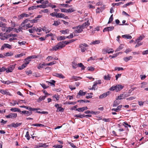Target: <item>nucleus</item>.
Masks as SVG:
<instances>
[{"label": "nucleus", "instance_id": "nucleus-34", "mask_svg": "<svg viewBox=\"0 0 148 148\" xmlns=\"http://www.w3.org/2000/svg\"><path fill=\"white\" fill-rule=\"evenodd\" d=\"M123 46L124 45H120L117 48V49L115 51V52H116L117 51H120L123 48Z\"/></svg>", "mask_w": 148, "mask_h": 148}, {"label": "nucleus", "instance_id": "nucleus-8", "mask_svg": "<svg viewBox=\"0 0 148 148\" xmlns=\"http://www.w3.org/2000/svg\"><path fill=\"white\" fill-rule=\"evenodd\" d=\"M21 26L23 27V29H27L28 28L32 27L33 26L29 23L24 25V23L21 24Z\"/></svg>", "mask_w": 148, "mask_h": 148}, {"label": "nucleus", "instance_id": "nucleus-19", "mask_svg": "<svg viewBox=\"0 0 148 148\" xmlns=\"http://www.w3.org/2000/svg\"><path fill=\"white\" fill-rule=\"evenodd\" d=\"M0 92L3 95H9L10 94L9 92H8L6 90L0 89Z\"/></svg>", "mask_w": 148, "mask_h": 148}, {"label": "nucleus", "instance_id": "nucleus-55", "mask_svg": "<svg viewBox=\"0 0 148 148\" xmlns=\"http://www.w3.org/2000/svg\"><path fill=\"white\" fill-rule=\"evenodd\" d=\"M113 19V14H112L109 18V21L108 22V23L109 24L112 21Z\"/></svg>", "mask_w": 148, "mask_h": 148}, {"label": "nucleus", "instance_id": "nucleus-23", "mask_svg": "<svg viewBox=\"0 0 148 148\" xmlns=\"http://www.w3.org/2000/svg\"><path fill=\"white\" fill-rule=\"evenodd\" d=\"M5 56H11L13 55V53L11 52H8L4 53L3 54Z\"/></svg>", "mask_w": 148, "mask_h": 148}, {"label": "nucleus", "instance_id": "nucleus-45", "mask_svg": "<svg viewBox=\"0 0 148 148\" xmlns=\"http://www.w3.org/2000/svg\"><path fill=\"white\" fill-rule=\"evenodd\" d=\"M56 61H54L52 62H50L49 63L46 64V66H51L55 64L56 63Z\"/></svg>", "mask_w": 148, "mask_h": 148}, {"label": "nucleus", "instance_id": "nucleus-53", "mask_svg": "<svg viewBox=\"0 0 148 148\" xmlns=\"http://www.w3.org/2000/svg\"><path fill=\"white\" fill-rule=\"evenodd\" d=\"M6 70V69L4 67H3L1 68L0 66V74L2 72H4Z\"/></svg>", "mask_w": 148, "mask_h": 148}, {"label": "nucleus", "instance_id": "nucleus-30", "mask_svg": "<svg viewBox=\"0 0 148 148\" xmlns=\"http://www.w3.org/2000/svg\"><path fill=\"white\" fill-rule=\"evenodd\" d=\"M101 80H98L94 82V86H96L98 84H101Z\"/></svg>", "mask_w": 148, "mask_h": 148}, {"label": "nucleus", "instance_id": "nucleus-44", "mask_svg": "<svg viewBox=\"0 0 148 148\" xmlns=\"http://www.w3.org/2000/svg\"><path fill=\"white\" fill-rule=\"evenodd\" d=\"M123 70V68L122 67H115L114 68V71H116L117 70L118 71H119L120 70Z\"/></svg>", "mask_w": 148, "mask_h": 148}, {"label": "nucleus", "instance_id": "nucleus-18", "mask_svg": "<svg viewBox=\"0 0 148 148\" xmlns=\"http://www.w3.org/2000/svg\"><path fill=\"white\" fill-rule=\"evenodd\" d=\"M111 75L108 74L107 75H106L104 76V79L106 80H109L111 78Z\"/></svg>", "mask_w": 148, "mask_h": 148}, {"label": "nucleus", "instance_id": "nucleus-58", "mask_svg": "<svg viewBox=\"0 0 148 148\" xmlns=\"http://www.w3.org/2000/svg\"><path fill=\"white\" fill-rule=\"evenodd\" d=\"M4 44V47H5V48H7L8 49H11L12 48L11 46L8 44Z\"/></svg>", "mask_w": 148, "mask_h": 148}, {"label": "nucleus", "instance_id": "nucleus-29", "mask_svg": "<svg viewBox=\"0 0 148 148\" xmlns=\"http://www.w3.org/2000/svg\"><path fill=\"white\" fill-rule=\"evenodd\" d=\"M60 32L62 34H66L69 33V30L68 29H67L64 30H61Z\"/></svg>", "mask_w": 148, "mask_h": 148}, {"label": "nucleus", "instance_id": "nucleus-61", "mask_svg": "<svg viewBox=\"0 0 148 148\" xmlns=\"http://www.w3.org/2000/svg\"><path fill=\"white\" fill-rule=\"evenodd\" d=\"M30 22L31 23H36L37 21V20L35 18L34 19L29 20Z\"/></svg>", "mask_w": 148, "mask_h": 148}, {"label": "nucleus", "instance_id": "nucleus-3", "mask_svg": "<svg viewBox=\"0 0 148 148\" xmlns=\"http://www.w3.org/2000/svg\"><path fill=\"white\" fill-rule=\"evenodd\" d=\"M17 115L15 113H10L8 115L5 116L7 118H11L12 119H14L17 117Z\"/></svg>", "mask_w": 148, "mask_h": 148}, {"label": "nucleus", "instance_id": "nucleus-25", "mask_svg": "<svg viewBox=\"0 0 148 148\" xmlns=\"http://www.w3.org/2000/svg\"><path fill=\"white\" fill-rule=\"evenodd\" d=\"M27 66L24 63L21 66H19L18 68V69L19 70H21L26 67Z\"/></svg>", "mask_w": 148, "mask_h": 148}, {"label": "nucleus", "instance_id": "nucleus-43", "mask_svg": "<svg viewBox=\"0 0 148 148\" xmlns=\"http://www.w3.org/2000/svg\"><path fill=\"white\" fill-rule=\"evenodd\" d=\"M75 10L73 8H70L67 9V13H71L75 12Z\"/></svg>", "mask_w": 148, "mask_h": 148}, {"label": "nucleus", "instance_id": "nucleus-27", "mask_svg": "<svg viewBox=\"0 0 148 148\" xmlns=\"http://www.w3.org/2000/svg\"><path fill=\"white\" fill-rule=\"evenodd\" d=\"M144 38L145 36H140L136 40V41L138 42L141 41Z\"/></svg>", "mask_w": 148, "mask_h": 148}, {"label": "nucleus", "instance_id": "nucleus-54", "mask_svg": "<svg viewBox=\"0 0 148 148\" xmlns=\"http://www.w3.org/2000/svg\"><path fill=\"white\" fill-rule=\"evenodd\" d=\"M13 28L12 27H7V32L9 33L11 31L13 30Z\"/></svg>", "mask_w": 148, "mask_h": 148}, {"label": "nucleus", "instance_id": "nucleus-49", "mask_svg": "<svg viewBox=\"0 0 148 148\" xmlns=\"http://www.w3.org/2000/svg\"><path fill=\"white\" fill-rule=\"evenodd\" d=\"M37 58V57L35 55L32 56L28 57V58L27 59H29L30 60H31L32 59L36 58Z\"/></svg>", "mask_w": 148, "mask_h": 148}, {"label": "nucleus", "instance_id": "nucleus-56", "mask_svg": "<svg viewBox=\"0 0 148 148\" xmlns=\"http://www.w3.org/2000/svg\"><path fill=\"white\" fill-rule=\"evenodd\" d=\"M6 25V24L5 23H3L2 22H0V27H4Z\"/></svg>", "mask_w": 148, "mask_h": 148}, {"label": "nucleus", "instance_id": "nucleus-41", "mask_svg": "<svg viewBox=\"0 0 148 148\" xmlns=\"http://www.w3.org/2000/svg\"><path fill=\"white\" fill-rule=\"evenodd\" d=\"M74 117L82 119L84 117V115L76 114L74 115Z\"/></svg>", "mask_w": 148, "mask_h": 148}, {"label": "nucleus", "instance_id": "nucleus-5", "mask_svg": "<svg viewBox=\"0 0 148 148\" xmlns=\"http://www.w3.org/2000/svg\"><path fill=\"white\" fill-rule=\"evenodd\" d=\"M13 102V103H10L11 104H12V105L13 106H15L16 104H17L18 105L19 103H21V101H22L23 102H24L25 103L26 102L25 101V100H21V99H18V100L17 101L14 100H12Z\"/></svg>", "mask_w": 148, "mask_h": 148}, {"label": "nucleus", "instance_id": "nucleus-7", "mask_svg": "<svg viewBox=\"0 0 148 148\" xmlns=\"http://www.w3.org/2000/svg\"><path fill=\"white\" fill-rule=\"evenodd\" d=\"M53 75L54 76H56L60 78L64 79L65 78V76L61 73H53Z\"/></svg>", "mask_w": 148, "mask_h": 148}, {"label": "nucleus", "instance_id": "nucleus-33", "mask_svg": "<svg viewBox=\"0 0 148 148\" xmlns=\"http://www.w3.org/2000/svg\"><path fill=\"white\" fill-rule=\"evenodd\" d=\"M27 109H28V110H29L30 111H36L38 110H40V109H39V108H38V109H37V108H31V107H29V108H27Z\"/></svg>", "mask_w": 148, "mask_h": 148}, {"label": "nucleus", "instance_id": "nucleus-62", "mask_svg": "<svg viewBox=\"0 0 148 148\" xmlns=\"http://www.w3.org/2000/svg\"><path fill=\"white\" fill-rule=\"evenodd\" d=\"M37 8H45L46 7V6L45 5H38L37 6Z\"/></svg>", "mask_w": 148, "mask_h": 148}, {"label": "nucleus", "instance_id": "nucleus-57", "mask_svg": "<svg viewBox=\"0 0 148 148\" xmlns=\"http://www.w3.org/2000/svg\"><path fill=\"white\" fill-rule=\"evenodd\" d=\"M110 90L113 91L115 90L116 91V85L114 86H113L111 87L109 89Z\"/></svg>", "mask_w": 148, "mask_h": 148}, {"label": "nucleus", "instance_id": "nucleus-24", "mask_svg": "<svg viewBox=\"0 0 148 148\" xmlns=\"http://www.w3.org/2000/svg\"><path fill=\"white\" fill-rule=\"evenodd\" d=\"M125 98V97H124L123 94H121L120 95L118 96L117 98L116 99V100H121L124 99Z\"/></svg>", "mask_w": 148, "mask_h": 148}, {"label": "nucleus", "instance_id": "nucleus-10", "mask_svg": "<svg viewBox=\"0 0 148 148\" xmlns=\"http://www.w3.org/2000/svg\"><path fill=\"white\" fill-rule=\"evenodd\" d=\"M22 124L21 123H12L11 124L9 125L10 127H13L16 128L18 126H20Z\"/></svg>", "mask_w": 148, "mask_h": 148}, {"label": "nucleus", "instance_id": "nucleus-13", "mask_svg": "<svg viewBox=\"0 0 148 148\" xmlns=\"http://www.w3.org/2000/svg\"><path fill=\"white\" fill-rule=\"evenodd\" d=\"M116 91L118 92L121 90L124 87V86L120 84L116 85Z\"/></svg>", "mask_w": 148, "mask_h": 148}, {"label": "nucleus", "instance_id": "nucleus-14", "mask_svg": "<svg viewBox=\"0 0 148 148\" xmlns=\"http://www.w3.org/2000/svg\"><path fill=\"white\" fill-rule=\"evenodd\" d=\"M86 93V92H84L82 90H80L78 93L77 95V97H79V95L82 96L84 95Z\"/></svg>", "mask_w": 148, "mask_h": 148}, {"label": "nucleus", "instance_id": "nucleus-42", "mask_svg": "<svg viewBox=\"0 0 148 148\" xmlns=\"http://www.w3.org/2000/svg\"><path fill=\"white\" fill-rule=\"evenodd\" d=\"M141 88H145L146 87V86L147 85V83L146 82H143L141 83Z\"/></svg>", "mask_w": 148, "mask_h": 148}, {"label": "nucleus", "instance_id": "nucleus-48", "mask_svg": "<svg viewBox=\"0 0 148 148\" xmlns=\"http://www.w3.org/2000/svg\"><path fill=\"white\" fill-rule=\"evenodd\" d=\"M25 137L27 138L28 140H29L30 139V136H29V132L27 131L26 132V134L25 135Z\"/></svg>", "mask_w": 148, "mask_h": 148}, {"label": "nucleus", "instance_id": "nucleus-2", "mask_svg": "<svg viewBox=\"0 0 148 148\" xmlns=\"http://www.w3.org/2000/svg\"><path fill=\"white\" fill-rule=\"evenodd\" d=\"M68 44L67 41L64 40L60 42L52 48L53 51H56L59 49H62L65 47L66 45Z\"/></svg>", "mask_w": 148, "mask_h": 148}, {"label": "nucleus", "instance_id": "nucleus-64", "mask_svg": "<svg viewBox=\"0 0 148 148\" xmlns=\"http://www.w3.org/2000/svg\"><path fill=\"white\" fill-rule=\"evenodd\" d=\"M59 112H63L64 111V109L61 107L60 106L58 109Z\"/></svg>", "mask_w": 148, "mask_h": 148}, {"label": "nucleus", "instance_id": "nucleus-6", "mask_svg": "<svg viewBox=\"0 0 148 148\" xmlns=\"http://www.w3.org/2000/svg\"><path fill=\"white\" fill-rule=\"evenodd\" d=\"M56 17L57 18H63L65 19L68 18L67 16H65L64 14L62 13L56 12Z\"/></svg>", "mask_w": 148, "mask_h": 148}, {"label": "nucleus", "instance_id": "nucleus-17", "mask_svg": "<svg viewBox=\"0 0 148 148\" xmlns=\"http://www.w3.org/2000/svg\"><path fill=\"white\" fill-rule=\"evenodd\" d=\"M22 114H27V116H29L31 115L32 114V112L31 111L29 112L27 111L24 110L23 111H21L20 112Z\"/></svg>", "mask_w": 148, "mask_h": 148}, {"label": "nucleus", "instance_id": "nucleus-46", "mask_svg": "<svg viewBox=\"0 0 148 148\" xmlns=\"http://www.w3.org/2000/svg\"><path fill=\"white\" fill-rule=\"evenodd\" d=\"M46 97V96H40L39 98V101H42L43 100L45 99Z\"/></svg>", "mask_w": 148, "mask_h": 148}, {"label": "nucleus", "instance_id": "nucleus-26", "mask_svg": "<svg viewBox=\"0 0 148 148\" xmlns=\"http://www.w3.org/2000/svg\"><path fill=\"white\" fill-rule=\"evenodd\" d=\"M53 22L54 23L52 25L56 26H58L60 23V21H54Z\"/></svg>", "mask_w": 148, "mask_h": 148}, {"label": "nucleus", "instance_id": "nucleus-4", "mask_svg": "<svg viewBox=\"0 0 148 148\" xmlns=\"http://www.w3.org/2000/svg\"><path fill=\"white\" fill-rule=\"evenodd\" d=\"M16 64H13L10 66L6 69V72L7 73L11 72L12 71L15 67Z\"/></svg>", "mask_w": 148, "mask_h": 148}, {"label": "nucleus", "instance_id": "nucleus-40", "mask_svg": "<svg viewBox=\"0 0 148 148\" xmlns=\"http://www.w3.org/2000/svg\"><path fill=\"white\" fill-rule=\"evenodd\" d=\"M28 58V57L26 58L25 60V62L24 63V64H25L27 66V65L28 64L29 62L31 61V60H30L29 59H27Z\"/></svg>", "mask_w": 148, "mask_h": 148}, {"label": "nucleus", "instance_id": "nucleus-28", "mask_svg": "<svg viewBox=\"0 0 148 148\" xmlns=\"http://www.w3.org/2000/svg\"><path fill=\"white\" fill-rule=\"evenodd\" d=\"M46 82L48 83V84H50L52 86H54L55 83L56 82V81L54 80H51L50 82L49 81H47Z\"/></svg>", "mask_w": 148, "mask_h": 148}, {"label": "nucleus", "instance_id": "nucleus-12", "mask_svg": "<svg viewBox=\"0 0 148 148\" xmlns=\"http://www.w3.org/2000/svg\"><path fill=\"white\" fill-rule=\"evenodd\" d=\"M109 94V92L108 91L106 93H104L99 96V99H103L106 97Z\"/></svg>", "mask_w": 148, "mask_h": 148}, {"label": "nucleus", "instance_id": "nucleus-22", "mask_svg": "<svg viewBox=\"0 0 148 148\" xmlns=\"http://www.w3.org/2000/svg\"><path fill=\"white\" fill-rule=\"evenodd\" d=\"M122 37L123 38H125L127 39H131L132 38V36L129 34L123 35L122 36Z\"/></svg>", "mask_w": 148, "mask_h": 148}, {"label": "nucleus", "instance_id": "nucleus-15", "mask_svg": "<svg viewBox=\"0 0 148 148\" xmlns=\"http://www.w3.org/2000/svg\"><path fill=\"white\" fill-rule=\"evenodd\" d=\"M122 105H120L119 106H117L116 108H112L111 109V110L112 111H114L115 112H118L119 111L121 110V108H122Z\"/></svg>", "mask_w": 148, "mask_h": 148}, {"label": "nucleus", "instance_id": "nucleus-52", "mask_svg": "<svg viewBox=\"0 0 148 148\" xmlns=\"http://www.w3.org/2000/svg\"><path fill=\"white\" fill-rule=\"evenodd\" d=\"M123 4V2H119L118 3H114L112 4V5L113 6H114L115 5L118 6V5H119L121 4Z\"/></svg>", "mask_w": 148, "mask_h": 148}, {"label": "nucleus", "instance_id": "nucleus-1", "mask_svg": "<svg viewBox=\"0 0 148 148\" xmlns=\"http://www.w3.org/2000/svg\"><path fill=\"white\" fill-rule=\"evenodd\" d=\"M90 25L88 21L85 22L82 25H79L78 26L74 27L73 29H75L74 33H80L83 31V29L85 28H86Z\"/></svg>", "mask_w": 148, "mask_h": 148}, {"label": "nucleus", "instance_id": "nucleus-16", "mask_svg": "<svg viewBox=\"0 0 148 148\" xmlns=\"http://www.w3.org/2000/svg\"><path fill=\"white\" fill-rule=\"evenodd\" d=\"M10 110L11 111L14 112H21L20 109L17 108H11L10 109Z\"/></svg>", "mask_w": 148, "mask_h": 148}, {"label": "nucleus", "instance_id": "nucleus-36", "mask_svg": "<svg viewBox=\"0 0 148 148\" xmlns=\"http://www.w3.org/2000/svg\"><path fill=\"white\" fill-rule=\"evenodd\" d=\"M100 43V41L99 40H96L91 42V44L93 45L98 44Z\"/></svg>", "mask_w": 148, "mask_h": 148}, {"label": "nucleus", "instance_id": "nucleus-11", "mask_svg": "<svg viewBox=\"0 0 148 148\" xmlns=\"http://www.w3.org/2000/svg\"><path fill=\"white\" fill-rule=\"evenodd\" d=\"M88 109L87 107H84L82 108H79L76 109V110L77 111L79 112H82L84 110H86Z\"/></svg>", "mask_w": 148, "mask_h": 148}, {"label": "nucleus", "instance_id": "nucleus-59", "mask_svg": "<svg viewBox=\"0 0 148 148\" xmlns=\"http://www.w3.org/2000/svg\"><path fill=\"white\" fill-rule=\"evenodd\" d=\"M130 92H129L128 93H124L123 95L124 96V97H125V98L127 97H128L130 95Z\"/></svg>", "mask_w": 148, "mask_h": 148}, {"label": "nucleus", "instance_id": "nucleus-47", "mask_svg": "<svg viewBox=\"0 0 148 148\" xmlns=\"http://www.w3.org/2000/svg\"><path fill=\"white\" fill-rule=\"evenodd\" d=\"M55 148H62L63 146L60 145H55L53 146Z\"/></svg>", "mask_w": 148, "mask_h": 148}, {"label": "nucleus", "instance_id": "nucleus-21", "mask_svg": "<svg viewBox=\"0 0 148 148\" xmlns=\"http://www.w3.org/2000/svg\"><path fill=\"white\" fill-rule=\"evenodd\" d=\"M66 38V37L64 36H59L57 37V40L58 41H61L65 40Z\"/></svg>", "mask_w": 148, "mask_h": 148}, {"label": "nucleus", "instance_id": "nucleus-51", "mask_svg": "<svg viewBox=\"0 0 148 148\" xmlns=\"http://www.w3.org/2000/svg\"><path fill=\"white\" fill-rule=\"evenodd\" d=\"M32 30L33 31H38L39 32H40L41 31V29H39L38 28L35 27L32 28Z\"/></svg>", "mask_w": 148, "mask_h": 148}, {"label": "nucleus", "instance_id": "nucleus-50", "mask_svg": "<svg viewBox=\"0 0 148 148\" xmlns=\"http://www.w3.org/2000/svg\"><path fill=\"white\" fill-rule=\"evenodd\" d=\"M87 69L89 71H93L95 70V68L92 66H88L87 68Z\"/></svg>", "mask_w": 148, "mask_h": 148}, {"label": "nucleus", "instance_id": "nucleus-39", "mask_svg": "<svg viewBox=\"0 0 148 148\" xmlns=\"http://www.w3.org/2000/svg\"><path fill=\"white\" fill-rule=\"evenodd\" d=\"M37 8V6H32L28 8V10H33L34 9H36Z\"/></svg>", "mask_w": 148, "mask_h": 148}, {"label": "nucleus", "instance_id": "nucleus-32", "mask_svg": "<svg viewBox=\"0 0 148 148\" xmlns=\"http://www.w3.org/2000/svg\"><path fill=\"white\" fill-rule=\"evenodd\" d=\"M25 54L23 53H21L19 54H17L15 56V57L16 58H18L21 57L24 55H25Z\"/></svg>", "mask_w": 148, "mask_h": 148}, {"label": "nucleus", "instance_id": "nucleus-37", "mask_svg": "<svg viewBox=\"0 0 148 148\" xmlns=\"http://www.w3.org/2000/svg\"><path fill=\"white\" fill-rule=\"evenodd\" d=\"M32 126H34L44 127V125L41 124H34L32 125Z\"/></svg>", "mask_w": 148, "mask_h": 148}, {"label": "nucleus", "instance_id": "nucleus-9", "mask_svg": "<svg viewBox=\"0 0 148 148\" xmlns=\"http://www.w3.org/2000/svg\"><path fill=\"white\" fill-rule=\"evenodd\" d=\"M114 29V27L112 26L107 27L104 29L103 30V32H105L107 31L109 32V31H111L113 30Z\"/></svg>", "mask_w": 148, "mask_h": 148}, {"label": "nucleus", "instance_id": "nucleus-35", "mask_svg": "<svg viewBox=\"0 0 148 148\" xmlns=\"http://www.w3.org/2000/svg\"><path fill=\"white\" fill-rule=\"evenodd\" d=\"M46 66V64L43 63L42 64H39L38 66V69H40L41 68H43V66Z\"/></svg>", "mask_w": 148, "mask_h": 148}, {"label": "nucleus", "instance_id": "nucleus-31", "mask_svg": "<svg viewBox=\"0 0 148 148\" xmlns=\"http://www.w3.org/2000/svg\"><path fill=\"white\" fill-rule=\"evenodd\" d=\"M72 79H74L75 81L80 80L82 79V78L80 77L74 76H72Z\"/></svg>", "mask_w": 148, "mask_h": 148}, {"label": "nucleus", "instance_id": "nucleus-60", "mask_svg": "<svg viewBox=\"0 0 148 148\" xmlns=\"http://www.w3.org/2000/svg\"><path fill=\"white\" fill-rule=\"evenodd\" d=\"M136 42H137V44L135 46V48L137 47L140 46L142 44V43H141L139 41H138V42L136 41Z\"/></svg>", "mask_w": 148, "mask_h": 148}, {"label": "nucleus", "instance_id": "nucleus-20", "mask_svg": "<svg viewBox=\"0 0 148 148\" xmlns=\"http://www.w3.org/2000/svg\"><path fill=\"white\" fill-rule=\"evenodd\" d=\"M132 58V56H130L129 57H126L123 58V60L126 62H127L129 60H131Z\"/></svg>", "mask_w": 148, "mask_h": 148}, {"label": "nucleus", "instance_id": "nucleus-63", "mask_svg": "<svg viewBox=\"0 0 148 148\" xmlns=\"http://www.w3.org/2000/svg\"><path fill=\"white\" fill-rule=\"evenodd\" d=\"M119 104V103L118 102V101L117 100H115L114 103L113 104V107H115L117 106Z\"/></svg>", "mask_w": 148, "mask_h": 148}, {"label": "nucleus", "instance_id": "nucleus-38", "mask_svg": "<svg viewBox=\"0 0 148 148\" xmlns=\"http://www.w3.org/2000/svg\"><path fill=\"white\" fill-rule=\"evenodd\" d=\"M79 47L81 48V51L82 52H84L85 50H86V49L85 48L83 47V46L82 45H79Z\"/></svg>", "mask_w": 148, "mask_h": 148}]
</instances>
